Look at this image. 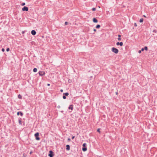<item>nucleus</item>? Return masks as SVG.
Returning <instances> with one entry per match:
<instances>
[{
  "label": "nucleus",
  "mask_w": 157,
  "mask_h": 157,
  "mask_svg": "<svg viewBox=\"0 0 157 157\" xmlns=\"http://www.w3.org/2000/svg\"><path fill=\"white\" fill-rule=\"evenodd\" d=\"M112 51L113 52H114L115 54H117L119 52L118 49L114 47H113L112 48Z\"/></svg>",
  "instance_id": "nucleus-1"
},
{
  "label": "nucleus",
  "mask_w": 157,
  "mask_h": 157,
  "mask_svg": "<svg viewBox=\"0 0 157 157\" xmlns=\"http://www.w3.org/2000/svg\"><path fill=\"white\" fill-rule=\"evenodd\" d=\"M39 135V134L38 132H37L35 134V136L36 137V140H40V138L38 136Z\"/></svg>",
  "instance_id": "nucleus-2"
},
{
  "label": "nucleus",
  "mask_w": 157,
  "mask_h": 157,
  "mask_svg": "<svg viewBox=\"0 0 157 157\" xmlns=\"http://www.w3.org/2000/svg\"><path fill=\"white\" fill-rule=\"evenodd\" d=\"M39 74L40 76H42L45 74V73L44 71H39Z\"/></svg>",
  "instance_id": "nucleus-3"
},
{
  "label": "nucleus",
  "mask_w": 157,
  "mask_h": 157,
  "mask_svg": "<svg viewBox=\"0 0 157 157\" xmlns=\"http://www.w3.org/2000/svg\"><path fill=\"white\" fill-rule=\"evenodd\" d=\"M22 10L23 11H27L28 10V8L27 7L24 6L23 8H22Z\"/></svg>",
  "instance_id": "nucleus-4"
},
{
  "label": "nucleus",
  "mask_w": 157,
  "mask_h": 157,
  "mask_svg": "<svg viewBox=\"0 0 157 157\" xmlns=\"http://www.w3.org/2000/svg\"><path fill=\"white\" fill-rule=\"evenodd\" d=\"M116 45H120L121 46H122L123 45V43L122 42H118L117 43Z\"/></svg>",
  "instance_id": "nucleus-5"
},
{
  "label": "nucleus",
  "mask_w": 157,
  "mask_h": 157,
  "mask_svg": "<svg viewBox=\"0 0 157 157\" xmlns=\"http://www.w3.org/2000/svg\"><path fill=\"white\" fill-rule=\"evenodd\" d=\"M50 153L49 154V156L50 157H53V152L52 151H50Z\"/></svg>",
  "instance_id": "nucleus-6"
},
{
  "label": "nucleus",
  "mask_w": 157,
  "mask_h": 157,
  "mask_svg": "<svg viewBox=\"0 0 157 157\" xmlns=\"http://www.w3.org/2000/svg\"><path fill=\"white\" fill-rule=\"evenodd\" d=\"M66 150L67 151H69L70 150V147L69 145H67L66 146Z\"/></svg>",
  "instance_id": "nucleus-7"
},
{
  "label": "nucleus",
  "mask_w": 157,
  "mask_h": 157,
  "mask_svg": "<svg viewBox=\"0 0 157 157\" xmlns=\"http://www.w3.org/2000/svg\"><path fill=\"white\" fill-rule=\"evenodd\" d=\"M36 33V32L34 30H32L31 31V34L33 35H35Z\"/></svg>",
  "instance_id": "nucleus-8"
},
{
  "label": "nucleus",
  "mask_w": 157,
  "mask_h": 157,
  "mask_svg": "<svg viewBox=\"0 0 157 157\" xmlns=\"http://www.w3.org/2000/svg\"><path fill=\"white\" fill-rule=\"evenodd\" d=\"M93 21L94 23H97L98 22L97 20L95 18L93 19Z\"/></svg>",
  "instance_id": "nucleus-9"
},
{
  "label": "nucleus",
  "mask_w": 157,
  "mask_h": 157,
  "mask_svg": "<svg viewBox=\"0 0 157 157\" xmlns=\"http://www.w3.org/2000/svg\"><path fill=\"white\" fill-rule=\"evenodd\" d=\"M17 115H19L20 114L22 116L23 115L22 113L21 112H18L17 113Z\"/></svg>",
  "instance_id": "nucleus-10"
},
{
  "label": "nucleus",
  "mask_w": 157,
  "mask_h": 157,
  "mask_svg": "<svg viewBox=\"0 0 157 157\" xmlns=\"http://www.w3.org/2000/svg\"><path fill=\"white\" fill-rule=\"evenodd\" d=\"M69 109H71V110H72L73 109V106L72 105H70L68 107Z\"/></svg>",
  "instance_id": "nucleus-11"
},
{
  "label": "nucleus",
  "mask_w": 157,
  "mask_h": 157,
  "mask_svg": "<svg viewBox=\"0 0 157 157\" xmlns=\"http://www.w3.org/2000/svg\"><path fill=\"white\" fill-rule=\"evenodd\" d=\"M18 121H19V124L20 125H21L22 124V122H21V118L19 119Z\"/></svg>",
  "instance_id": "nucleus-12"
},
{
  "label": "nucleus",
  "mask_w": 157,
  "mask_h": 157,
  "mask_svg": "<svg viewBox=\"0 0 157 157\" xmlns=\"http://www.w3.org/2000/svg\"><path fill=\"white\" fill-rule=\"evenodd\" d=\"M82 150L83 151H85L87 150V148L86 147H84L82 148Z\"/></svg>",
  "instance_id": "nucleus-13"
},
{
  "label": "nucleus",
  "mask_w": 157,
  "mask_h": 157,
  "mask_svg": "<svg viewBox=\"0 0 157 157\" xmlns=\"http://www.w3.org/2000/svg\"><path fill=\"white\" fill-rule=\"evenodd\" d=\"M63 95L66 96H68L69 95V93H64Z\"/></svg>",
  "instance_id": "nucleus-14"
},
{
  "label": "nucleus",
  "mask_w": 157,
  "mask_h": 157,
  "mask_svg": "<svg viewBox=\"0 0 157 157\" xmlns=\"http://www.w3.org/2000/svg\"><path fill=\"white\" fill-rule=\"evenodd\" d=\"M37 69L36 68H34L33 69V71L34 72H36L37 71Z\"/></svg>",
  "instance_id": "nucleus-15"
},
{
  "label": "nucleus",
  "mask_w": 157,
  "mask_h": 157,
  "mask_svg": "<svg viewBox=\"0 0 157 157\" xmlns=\"http://www.w3.org/2000/svg\"><path fill=\"white\" fill-rule=\"evenodd\" d=\"M118 36L119 37L118 38V40H121V36L120 35H118Z\"/></svg>",
  "instance_id": "nucleus-16"
},
{
  "label": "nucleus",
  "mask_w": 157,
  "mask_h": 157,
  "mask_svg": "<svg viewBox=\"0 0 157 157\" xmlns=\"http://www.w3.org/2000/svg\"><path fill=\"white\" fill-rule=\"evenodd\" d=\"M100 27V25H98L96 26V28L97 29H99Z\"/></svg>",
  "instance_id": "nucleus-17"
},
{
  "label": "nucleus",
  "mask_w": 157,
  "mask_h": 157,
  "mask_svg": "<svg viewBox=\"0 0 157 157\" xmlns=\"http://www.w3.org/2000/svg\"><path fill=\"white\" fill-rule=\"evenodd\" d=\"M18 97L19 98V99H21L22 98V96L20 95V94H19L18 95Z\"/></svg>",
  "instance_id": "nucleus-18"
},
{
  "label": "nucleus",
  "mask_w": 157,
  "mask_h": 157,
  "mask_svg": "<svg viewBox=\"0 0 157 157\" xmlns=\"http://www.w3.org/2000/svg\"><path fill=\"white\" fill-rule=\"evenodd\" d=\"M143 21V18H141L140 19V22H142Z\"/></svg>",
  "instance_id": "nucleus-19"
},
{
  "label": "nucleus",
  "mask_w": 157,
  "mask_h": 157,
  "mask_svg": "<svg viewBox=\"0 0 157 157\" xmlns=\"http://www.w3.org/2000/svg\"><path fill=\"white\" fill-rule=\"evenodd\" d=\"M144 50L147 51V47L145 46L144 47Z\"/></svg>",
  "instance_id": "nucleus-20"
},
{
  "label": "nucleus",
  "mask_w": 157,
  "mask_h": 157,
  "mask_svg": "<svg viewBox=\"0 0 157 157\" xmlns=\"http://www.w3.org/2000/svg\"><path fill=\"white\" fill-rule=\"evenodd\" d=\"M86 143H84L82 145L84 147H85L86 146Z\"/></svg>",
  "instance_id": "nucleus-21"
},
{
  "label": "nucleus",
  "mask_w": 157,
  "mask_h": 157,
  "mask_svg": "<svg viewBox=\"0 0 157 157\" xmlns=\"http://www.w3.org/2000/svg\"><path fill=\"white\" fill-rule=\"evenodd\" d=\"M63 98L64 99H66V98L65 95H63Z\"/></svg>",
  "instance_id": "nucleus-22"
},
{
  "label": "nucleus",
  "mask_w": 157,
  "mask_h": 157,
  "mask_svg": "<svg viewBox=\"0 0 157 157\" xmlns=\"http://www.w3.org/2000/svg\"><path fill=\"white\" fill-rule=\"evenodd\" d=\"M96 10V9L95 8H93L92 9V10L93 11H95Z\"/></svg>",
  "instance_id": "nucleus-23"
},
{
  "label": "nucleus",
  "mask_w": 157,
  "mask_h": 157,
  "mask_svg": "<svg viewBox=\"0 0 157 157\" xmlns=\"http://www.w3.org/2000/svg\"><path fill=\"white\" fill-rule=\"evenodd\" d=\"M25 2H23V3H22L21 4V5L22 6H24L25 5Z\"/></svg>",
  "instance_id": "nucleus-24"
},
{
  "label": "nucleus",
  "mask_w": 157,
  "mask_h": 157,
  "mask_svg": "<svg viewBox=\"0 0 157 157\" xmlns=\"http://www.w3.org/2000/svg\"><path fill=\"white\" fill-rule=\"evenodd\" d=\"M68 22H67V21L65 22V25H68Z\"/></svg>",
  "instance_id": "nucleus-25"
},
{
  "label": "nucleus",
  "mask_w": 157,
  "mask_h": 157,
  "mask_svg": "<svg viewBox=\"0 0 157 157\" xmlns=\"http://www.w3.org/2000/svg\"><path fill=\"white\" fill-rule=\"evenodd\" d=\"M10 50V49L9 48H8L6 49V51L8 52Z\"/></svg>",
  "instance_id": "nucleus-26"
},
{
  "label": "nucleus",
  "mask_w": 157,
  "mask_h": 157,
  "mask_svg": "<svg viewBox=\"0 0 157 157\" xmlns=\"http://www.w3.org/2000/svg\"><path fill=\"white\" fill-rule=\"evenodd\" d=\"M153 32L154 33H156V30H154L153 31Z\"/></svg>",
  "instance_id": "nucleus-27"
},
{
  "label": "nucleus",
  "mask_w": 157,
  "mask_h": 157,
  "mask_svg": "<svg viewBox=\"0 0 157 157\" xmlns=\"http://www.w3.org/2000/svg\"><path fill=\"white\" fill-rule=\"evenodd\" d=\"M100 129H99V128H98V130H97V131H98V132H100Z\"/></svg>",
  "instance_id": "nucleus-28"
},
{
  "label": "nucleus",
  "mask_w": 157,
  "mask_h": 157,
  "mask_svg": "<svg viewBox=\"0 0 157 157\" xmlns=\"http://www.w3.org/2000/svg\"><path fill=\"white\" fill-rule=\"evenodd\" d=\"M2 52H4V51H5V49H4V48H2Z\"/></svg>",
  "instance_id": "nucleus-29"
},
{
  "label": "nucleus",
  "mask_w": 157,
  "mask_h": 157,
  "mask_svg": "<svg viewBox=\"0 0 157 157\" xmlns=\"http://www.w3.org/2000/svg\"><path fill=\"white\" fill-rule=\"evenodd\" d=\"M57 108H58V109H59L60 108V105H58L57 106Z\"/></svg>",
  "instance_id": "nucleus-30"
},
{
  "label": "nucleus",
  "mask_w": 157,
  "mask_h": 157,
  "mask_svg": "<svg viewBox=\"0 0 157 157\" xmlns=\"http://www.w3.org/2000/svg\"><path fill=\"white\" fill-rule=\"evenodd\" d=\"M141 52V50H139L138 51V52L139 53H140Z\"/></svg>",
  "instance_id": "nucleus-31"
},
{
  "label": "nucleus",
  "mask_w": 157,
  "mask_h": 157,
  "mask_svg": "<svg viewBox=\"0 0 157 157\" xmlns=\"http://www.w3.org/2000/svg\"><path fill=\"white\" fill-rule=\"evenodd\" d=\"M60 91L61 92H62L63 91V90L62 89H61V90H60Z\"/></svg>",
  "instance_id": "nucleus-32"
},
{
  "label": "nucleus",
  "mask_w": 157,
  "mask_h": 157,
  "mask_svg": "<svg viewBox=\"0 0 157 157\" xmlns=\"http://www.w3.org/2000/svg\"><path fill=\"white\" fill-rule=\"evenodd\" d=\"M67 140L68 141H70L71 140V139L69 138H68V139H67Z\"/></svg>",
  "instance_id": "nucleus-33"
},
{
  "label": "nucleus",
  "mask_w": 157,
  "mask_h": 157,
  "mask_svg": "<svg viewBox=\"0 0 157 157\" xmlns=\"http://www.w3.org/2000/svg\"><path fill=\"white\" fill-rule=\"evenodd\" d=\"M144 50V48H142L141 50V51H143Z\"/></svg>",
  "instance_id": "nucleus-34"
},
{
  "label": "nucleus",
  "mask_w": 157,
  "mask_h": 157,
  "mask_svg": "<svg viewBox=\"0 0 157 157\" xmlns=\"http://www.w3.org/2000/svg\"><path fill=\"white\" fill-rule=\"evenodd\" d=\"M94 32H96V30L95 29H94Z\"/></svg>",
  "instance_id": "nucleus-35"
},
{
  "label": "nucleus",
  "mask_w": 157,
  "mask_h": 157,
  "mask_svg": "<svg viewBox=\"0 0 157 157\" xmlns=\"http://www.w3.org/2000/svg\"><path fill=\"white\" fill-rule=\"evenodd\" d=\"M134 25H135V26H137L136 24V23H135Z\"/></svg>",
  "instance_id": "nucleus-36"
},
{
  "label": "nucleus",
  "mask_w": 157,
  "mask_h": 157,
  "mask_svg": "<svg viewBox=\"0 0 157 157\" xmlns=\"http://www.w3.org/2000/svg\"><path fill=\"white\" fill-rule=\"evenodd\" d=\"M75 138V136H72V139H73L74 138Z\"/></svg>",
  "instance_id": "nucleus-37"
},
{
  "label": "nucleus",
  "mask_w": 157,
  "mask_h": 157,
  "mask_svg": "<svg viewBox=\"0 0 157 157\" xmlns=\"http://www.w3.org/2000/svg\"><path fill=\"white\" fill-rule=\"evenodd\" d=\"M47 85L48 86H49L50 85V84H48Z\"/></svg>",
  "instance_id": "nucleus-38"
},
{
  "label": "nucleus",
  "mask_w": 157,
  "mask_h": 157,
  "mask_svg": "<svg viewBox=\"0 0 157 157\" xmlns=\"http://www.w3.org/2000/svg\"><path fill=\"white\" fill-rule=\"evenodd\" d=\"M24 33V31L22 32V33L23 34Z\"/></svg>",
  "instance_id": "nucleus-39"
},
{
  "label": "nucleus",
  "mask_w": 157,
  "mask_h": 157,
  "mask_svg": "<svg viewBox=\"0 0 157 157\" xmlns=\"http://www.w3.org/2000/svg\"><path fill=\"white\" fill-rule=\"evenodd\" d=\"M118 94L117 92H116V94Z\"/></svg>",
  "instance_id": "nucleus-40"
},
{
  "label": "nucleus",
  "mask_w": 157,
  "mask_h": 157,
  "mask_svg": "<svg viewBox=\"0 0 157 157\" xmlns=\"http://www.w3.org/2000/svg\"><path fill=\"white\" fill-rule=\"evenodd\" d=\"M144 17H146V16H145V15H144Z\"/></svg>",
  "instance_id": "nucleus-41"
},
{
  "label": "nucleus",
  "mask_w": 157,
  "mask_h": 157,
  "mask_svg": "<svg viewBox=\"0 0 157 157\" xmlns=\"http://www.w3.org/2000/svg\"><path fill=\"white\" fill-rule=\"evenodd\" d=\"M31 153H32V152H30V154H31Z\"/></svg>",
  "instance_id": "nucleus-42"
}]
</instances>
